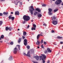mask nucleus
I'll use <instances>...</instances> for the list:
<instances>
[{
    "label": "nucleus",
    "mask_w": 63,
    "mask_h": 63,
    "mask_svg": "<svg viewBox=\"0 0 63 63\" xmlns=\"http://www.w3.org/2000/svg\"><path fill=\"white\" fill-rule=\"evenodd\" d=\"M58 11V9H56L55 10H54V12H57Z\"/></svg>",
    "instance_id": "30"
},
{
    "label": "nucleus",
    "mask_w": 63,
    "mask_h": 63,
    "mask_svg": "<svg viewBox=\"0 0 63 63\" xmlns=\"http://www.w3.org/2000/svg\"><path fill=\"white\" fill-rule=\"evenodd\" d=\"M21 34L20 33L19 34V36H20V35H21Z\"/></svg>",
    "instance_id": "51"
},
{
    "label": "nucleus",
    "mask_w": 63,
    "mask_h": 63,
    "mask_svg": "<svg viewBox=\"0 0 63 63\" xmlns=\"http://www.w3.org/2000/svg\"><path fill=\"white\" fill-rule=\"evenodd\" d=\"M40 35H38L37 36V39H39V37H40Z\"/></svg>",
    "instance_id": "24"
},
{
    "label": "nucleus",
    "mask_w": 63,
    "mask_h": 63,
    "mask_svg": "<svg viewBox=\"0 0 63 63\" xmlns=\"http://www.w3.org/2000/svg\"><path fill=\"white\" fill-rule=\"evenodd\" d=\"M42 48H44V47H43V45H41V47Z\"/></svg>",
    "instance_id": "45"
},
{
    "label": "nucleus",
    "mask_w": 63,
    "mask_h": 63,
    "mask_svg": "<svg viewBox=\"0 0 63 63\" xmlns=\"http://www.w3.org/2000/svg\"><path fill=\"white\" fill-rule=\"evenodd\" d=\"M36 11H38L39 13H40V12H41V9H40L38 8L36 9L35 10Z\"/></svg>",
    "instance_id": "13"
},
{
    "label": "nucleus",
    "mask_w": 63,
    "mask_h": 63,
    "mask_svg": "<svg viewBox=\"0 0 63 63\" xmlns=\"http://www.w3.org/2000/svg\"><path fill=\"white\" fill-rule=\"evenodd\" d=\"M10 44L11 45H13L14 44V42H10Z\"/></svg>",
    "instance_id": "26"
},
{
    "label": "nucleus",
    "mask_w": 63,
    "mask_h": 63,
    "mask_svg": "<svg viewBox=\"0 0 63 63\" xmlns=\"http://www.w3.org/2000/svg\"><path fill=\"white\" fill-rule=\"evenodd\" d=\"M60 43L61 44H63V42H60Z\"/></svg>",
    "instance_id": "55"
},
{
    "label": "nucleus",
    "mask_w": 63,
    "mask_h": 63,
    "mask_svg": "<svg viewBox=\"0 0 63 63\" xmlns=\"http://www.w3.org/2000/svg\"><path fill=\"white\" fill-rule=\"evenodd\" d=\"M41 44H43V39H42L41 41Z\"/></svg>",
    "instance_id": "42"
},
{
    "label": "nucleus",
    "mask_w": 63,
    "mask_h": 63,
    "mask_svg": "<svg viewBox=\"0 0 63 63\" xmlns=\"http://www.w3.org/2000/svg\"><path fill=\"white\" fill-rule=\"evenodd\" d=\"M3 15H8V13L4 12L3 13Z\"/></svg>",
    "instance_id": "21"
},
{
    "label": "nucleus",
    "mask_w": 63,
    "mask_h": 63,
    "mask_svg": "<svg viewBox=\"0 0 63 63\" xmlns=\"http://www.w3.org/2000/svg\"><path fill=\"white\" fill-rule=\"evenodd\" d=\"M12 15H10L8 17V18L9 19H11V18H12Z\"/></svg>",
    "instance_id": "25"
},
{
    "label": "nucleus",
    "mask_w": 63,
    "mask_h": 63,
    "mask_svg": "<svg viewBox=\"0 0 63 63\" xmlns=\"http://www.w3.org/2000/svg\"><path fill=\"white\" fill-rule=\"evenodd\" d=\"M37 42L36 43V44L37 45H40V44L41 43V42H39L38 41H37Z\"/></svg>",
    "instance_id": "16"
},
{
    "label": "nucleus",
    "mask_w": 63,
    "mask_h": 63,
    "mask_svg": "<svg viewBox=\"0 0 63 63\" xmlns=\"http://www.w3.org/2000/svg\"><path fill=\"white\" fill-rule=\"evenodd\" d=\"M2 42H3V41H0V42L1 43H2Z\"/></svg>",
    "instance_id": "57"
},
{
    "label": "nucleus",
    "mask_w": 63,
    "mask_h": 63,
    "mask_svg": "<svg viewBox=\"0 0 63 63\" xmlns=\"http://www.w3.org/2000/svg\"><path fill=\"white\" fill-rule=\"evenodd\" d=\"M29 10L31 12L30 13L32 15L33 14V11L34 10V9L33 8V7L32 6H31L30 7H29Z\"/></svg>",
    "instance_id": "2"
},
{
    "label": "nucleus",
    "mask_w": 63,
    "mask_h": 63,
    "mask_svg": "<svg viewBox=\"0 0 63 63\" xmlns=\"http://www.w3.org/2000/svg\"><path fill=\"white\" fill-rule=\"evenodd\" d=\"M20 2V1H17V0L15 1H14V3H15V4L16 5H17L18 4V3H19Z\"/></svg>",
    "instance_id": "9"
},
{
    "label": "nucleus",
    "mask_w": 63,
    "mask_h": 63,
    "mask_svg": "<svg viewBox=\"0 0 63 63\" xmlns=\"http://www.w3.org/2000/svg\"><path fill=\"white\" fill-rule=\"evenodd\" d=\"M37 16L39 17H42V14L39 13L37 15Z\"/></svg>",
    "instance_id": "17"
},
{
    "label": "nucleus",
    "mask_w": 63,
    "mask_h": 63,
    "mask_svg": "<svg viewBox=\"0 0 63 63\" xmlns=\"http://www.w3.org/2000/svg\"><path fill=\"white\" fill-rule=\"evenodd\" d=\"M12 56H11L8 59L9 60L11 61L12 60Z\"/></svg>",
    "instance_id": "20"
},
{
    "label": "nucleus",
    "mask_w": 63,
    "mask_h": 63,
    "mask_svg": "<svg viewBox=\"0 0 63 63\" xmlns=\"http://www.w3.org/2000/svg\"><path fill=\"white\" fill-rule=\"evenodd\" d=\"M43 25L44 26H47V24H43Z\"/></svg>",
    "instance_id": "44"
},
{
    "label": "nucleus",
    "mask_w": 63,
    "mask_h": 63,
    "mask_svg": "<svg viewBox=\"0 0 63 63\" xmlns=\"http://www.w3.org/2000/svg\"><path fill=\"white\" fill-rule=\"evenodd\" d=\"M44 45H46V44H47V43L45 42H44Z\"/></svg>",
    "instance_id": "46"
},
{
    "label": "nucleus",
    "mask_w": 63,
    "mask_h": 63,
    "mask_svg": "<svg viewBox=\"0 0 63 63\" xmlns=\"http://www.w3.org/2000/svg\"><path fill=\"white\" fill-rule=\"evenodd\" d=\"M17 52V49L16 48V47H15L13 51V53L14 54H16Z\"/></svg>",
    "instance_id": "7"
},
{
    "label": "nucleus",
    "mask_w": 63,
    "mask_h": 63,
    "mask_svg": "<svg viewBox=\"0 0 63 63\" xmlns=\"http://www.w3.org/2000/svg\"><path fill=\"white\" fill-rule=\"evenodd\" d=\"M11 14H13V12H11Z\"/></svg>",
    "instance_id": "56"
},
{
    "label": "nucleus",
    "mask_w": 63,
    "mask_h": 63,
    "mask_svg": "<svg viewBox=\"0 0 63 63\" xmlns=\"http://www.w3.org/2000/svg\"><path fill=\"white\" fill-rule=\"evenodd\" d=\"M34 57L35 58L36 60L38 61L39 59V57L38 56H35Z\"/></svg>",
    "instance_id": "12"
},
{
    "label": "nucleus",
    "mask_w": 63,
    "mask_h": 63,
    "mask_svg": "<svg viewBox=\"0 0 63 63\" xmlns=\"http://www.w3.org/2000/svg\"><path fill=\"white\" fill-rule=\"evenodd\" d=\"M3 16V14L0 13V16Z\"/></svg>",
    "instance_id": "43"
},
{
    "label": "nucleus",
    "mask_w": 63,
    "mask_h": 63,
    "mask_svg": "<svg viewBox=\"0 0 63 63\" xmlns=\"http://www.w3.org/2000/svg\"><path fill=\"white\" fill-rule=\"evenodd\" d=\"M27 47L28 49H29L30 48V46H27Z\"/></svg>",
    "instance_id": "37"
},
{
    "label": "nucleus",
    "mask_w": 63,
    "mask_h": 63,
    "mask_svg": "<svg viewBox=\"0 0 63 63\" xmlns=\"http://www.w3.org/2000/svg\"><path fill=\"white\" fill-rule=\"evenodd\" d=\"M5 0H0V1H1V2H3V1H5Z\"/></svg>",
    "instance_id": "48"
},
{
    "label": "nucleus",
    "mask_w": 63,
    "mask_h": 63,
    "mask_svg": "<svg viewBox=\"0 0 63 63\" xmlns=\"http://www.w3.org/2000/svg\"><path fill=\"white\" fill-rule=\"evenodd\" d=\"M26 56H28L29 57H31V56L30 55V51H29L27 53V54L26 55Z\"/></svg>",
    "instance_id": "11"
},
{
    "label": "nucleus",
    "mask_w": 63,
    "mask_h": 63,
    "mask_svg": "<svg viewBox=\"0 0 63 63\" xmlns=\"http://www.w3.org/2000/svg\"><path fill=\"white\" fill-rule=\"evenodd\" d=\"M25 21H24L23 22V23L24 24V23H25Z\"/></svg>",
    "instance_id": "54"
},
{
    "label": "nucleus",
    "mask_w": 63,
    "mask_h": 63,
    "mask_svg": "<svg viewBox=\"0 0 63 63\" xmlns=\"http://www.w3.org/2000/svg\"><path fill=\"white\" fill-rule=\"evenodd\" d=\"M38 13L37 12V11H35L34 14V16H36V15Z\"/></svg>",
    "instance_id": "22"
},
{
    "label": "nucleus",
    "mask_w": 63,
    "mask_h": 63,
    "mask_svg": "<svg viewBox=\"0 0 63 63\" xmlns=\"http://www.w3.org/2000/svg\"><path fill=\"white\" fill-rule=\"evenodd\" d=\"M42 56H43L44 58H43L42 59V60L43 61V63H45V60L46 58V56L45 54H42Z\"/></svg>",
    "instance_id": "3"
},
{
    "label": "nucleus",
    "mask_w": 63,
    "mask_h": 63,
    "mask_svg": "<svg viewBox=\"0 0 63 63\" xmlns=\"http://www.w3.org/2000/svg\"><path fill=\"white\" fill-rule=\"evenodd\" d=\"M43 33L42 32H41L40 33V34L39 35H40L41 36H43Z\"/></svg>",
    "instance_id": "33"
},
{
    "label": "nucleus",
    "mask_w": 63,
    "mask_h": 63,
    "mask_svg": "<svg viewBox=\"0 0 63 63\" xmlns=\"http://www.w3.org/2000/svg\"><path fill=\"white\" fill-rule=\"evenodd\" d=\"M26 32H23V35L24 36H25L26 35Z\"/></svg>",
    "instance_id": "23"
},
{
    "label": "nucleus",
    "mask_w": 63,
    "mask_h": 63,
    "mask_svg": "<svg viewBox=\"0 0 63 63\" xmlns=\"http://www.w3.org/2000/svg\"><path fill=\"white\" fill-rule=\"evenodd\" d=\"M5 29L6 30H9L10 31H11V29H12V28L10 27H6L5 28Z\"/></svg>",
    "instance_id": "10"
},
{
    "label": "nucleus",
    "mask_w": 63,
    "mask_h": 63,
    "mask_svg": "<svg viewBox=\"0 0 63 63\" xmlns=\"http://www.w3.org/2000/svg\"><path fill=\"white\" fill-rule=\"evenodd\" d=\"M33 27H34V28H36V25L35 24H33Z\"/></svg>",
    "instance_id": "27"
},
{
    "label": "nucleus",
    "mask_w": 63,
    "mask_h": 63,
    "mask_svg": "<svg viewBox=\"0 0 63 63\" xmlns=\"http://www.w3.org/2000/svg\"><path fill=\"white\" fill-rule=\"evenodd\" d=\"M52 23H53V24H54V25H56V24H57V23H58L57 20V19L56 20H54L53 21H52Z\"/></svg>",
    "instance_id": "4"
},
{
    "label": "nucleus",
    "mask_w": 63,
    "mask_h": 63,
    "mask_svg": "<svg viewBox=\"0 0 63 63\" xmlns=\"http://www.w3.org/2000/svg\"><path fill=\"white\" fill-rule=\"evenodd\" d=\"M18 31H19V29H18Z\"/></svg>",
    "instance_id": "59"
},
{
    "label": "nucleus",
    "mask_w": 63,
    "mask_h": 63,
    "mask_svg": "<svg viewBox=\"0 0 63 63\" xmlns=\"http://www.w3.org/2000/svg\"><path fill=\"white\" fill-rule=\"evenodd\" d=\"M31 21H32V22H33V20H32Z\"/></svg>",
    "instance_id": "62"
},
{
    "label": "nucleus",
    "mask_w": 63,
    "mask_h": 63,
    "mask_svg": "<svg viewBox=\"0 0 63 63\" xmlns=\"http://www.w3.org/2000/svg\"><path fill=\"white\" fill-rule=\"evenodd\" d=\"M15 15H17L18 16L19 15V12L18 11L16 12L15 13Z\"/></svg>",
    "instance_id": "14"
},
{
    "label": "nucleus",
    "mask_w": 63,
    "mask_h": 63,
    "mask_svg": "<svg viewBox=\"0 0 63 63\" xmlns=\"http://www.w3.org/2000/svg\"><path fill=\"white\" fill-rule=\"evenodd\" d=\"M4 37V35H1V36H0V40H2L1 39H3Z\"/></svg>",
    "instance_id": "18"
},
{
    "label": "nucleus",
    "mask_w": 63,
    "mask_h": 63,
    "mask_svg": "<svg viewBox=\"0 0 63 63\" xmlns=\"http://www.w3.org/2000/svg\"><path fill=\"white\" fill-rule=\"evenodd\" d=\"M17 46L18 47V48L19 49V50H20V46L18 45Z\"/></svg>",
    "instance_id": "36"
},
{
    "label": "nucleus",
    "mask_w": 63,
    "mask_h": 63,
    "mask_svg": "<svg viewBox=\"0 0 63 63\" xmlns=\"http://www.w3.org/2000/svg\"><path fill=\"white\" fill-rule=\"evenodd\" d=\"M21 42V39L19 38V40L18 41V43H20V42Z\"/></svg>",
    "instance_id": "35"
},
{
    "label": "nucleus",
    "mask_w": 63,
    "mask_h": 63,
    "mask_svg": "<svg viewBox=\"0 0 63 63\" xmlns=\"http://www.w3.org/2000/svg\"><path fill=\"white\" fill-rule=\"evenodd\" d=\"M24 44L25 46H26L27 45V39H25L24 41Z\"/></svg>",
    "instance_id": "8"
},
{
    "label": "nucleus",
    "mask_w": 63,
    "mask_h": 63,
    "mask_svg": "<svg viewBox=\"0 0 63 63\" xmlns=\"http://www.w3.org/2000/svg\"><path fill=\"white\" fill-rule=\"evenodd\" d=\"M37 48H40V47H37Z\"/></svg>",
    "instance_id": "58"
},
{
    "label": "nucleus",
    "mask_w": 63,
    "mask_h": 63,
    "mask_svg": "<svg viewBox=\"0 0 63 63\" xmlns=\"http://www.w3.org/2000/svg\"><path fill=\"white\" fill-rule=\"evenodd\" d=\"M50 62V61H48L47 62V63H49Z\"/></svg>",
    "instance_id": "50"
},
{
    "label": "nucleus",
    "mask_w": 63,
    "mask_h": 63,
    "mask_svg": "<svg viewBox=\"0 0 63 63\" xmlns=\"http://www.w3.org/2000/svg\"><path fill=\"white\" fill-rule=\"evenodd\" d=\"M51 32L52 33H54V31L53 30H52Z\"/></svg>",
    "instance_id": "47"
},
{
    "label": "nucleus",
    "mask_w": 63,
    "mask_h": 63,
    "mask_svg": "<svg viewBox=\"0 0 63 63\" xmlns=\"http://www.w3.org/2000/svg\"><path fill=\"white\" fill-rule=\"evenodd\" d=\"M47 50H48V51L49 53H51V50L49 48H47Z\"/></svg>",
    "instance_id": "15"
},
{
    "label": "nucleus",
    "mask_w": 63,
    "mask_h": 63,
    "mask_svg": "<svg viewBox=\"0 0 63 63\" xmlns=\"http://www.w3.org/2000/svg\"><path fill=\"white\" fill-rule=\"evenodd\" d=\"M33 62V63H38V62H36L35 61H32Z\"/></svg>",
    "instance_id": "41"
},
{
    "label": "nucleus",
    "mask_w": 63,
    "mask_h": 63,
    "mask_svg": "<svg viewBox=\"0 0 63 63\" xmlns=\"http://www.w3.org/2000/svg\"><path fill=\"white\" fill-rule=\"evenodd\" d=\"M22 2H20V4L19 5V6H20V5H22Z\"/></svg>",
    "instance_id": "39"
},
{
    "label": "nucleus",
    "mask_w": 63,
    "mask_h": 63,
    "mask_svg": "<svg viewBox=\"0 0 63 63\" xmlns=\"http://www.w3.org/2000/svg\"><path fill=\"white\" fill-rule=\"evenodd\" d=\"M55 45H57L56 44H55Z\"/></svg>",
    "instance_id": "63"
},
{
    "label": "nucleus",
    "mask_w": 63,
    "mask_h": 63,
    "mask_svg": "<svg viewBox=\"0 0 63 63\" xmlns=\"http://www.w3.org/2000/svg\"><path fill=\"white\" fill-rule=\"evenodd\" d=\"M3 23V22L2 21H0V26H1Z\"/></svg>",
    "instance_id": "32"
},
{
    "label": "nucleus",
    "mask_w": 63,
    "mask_h": 63,
    "mask_svg": "<svg viewBox=\"0 0 63 63\" xmlns=\"http://www.w3.org/2000/svg\"><path fill=\"white\" fill-rule=\"evenodd\" d=\"M52 20H53V19L54 20L56 19V17L54 16L53 17H52Z\"/></svg>",
    "instance_id": "19"
},
{
    "label": "nucleus",
    "mask_w": 63,
    "mask_h": 63,
    "mask_svg": "<svg viewBox=\"0 0 63 63\" xmlns=\"http://www.w3.org/2000/svg\"><path fill=\"white\" fill-rule=\"evenodd\" d=\"M57 38L58 39H62V37L60 36H58L57 37Z\"/></svg>",
    "instance_id": "31"
},
{
    "label": "nucleus",
    "mask_w": 63,
    "mask_h": 63,
    "mask_svg": "<svg viewBox=\"0 0 63 63\" xmlns=\"http://www.w3.org/2000/svg\"><path fill=\"white\" fill-rule=\"evenodd\" d=\"M24 55H26V53H24L23 54Z\"/></svg>",
    "instance_id": "49"
},
{
    "label": "nucleus",
    "mask_w": 63,
    "mask_h": 63,
    "mask_svg": "<svg viewBox=\"0 0 63 63\" xmlns=\"http://www.w3.org/2000/svg\"><path fill=\"white\" fill-rule=\"evenodd\" d=\"M23 18L24 20L28 21L30 19V17L24 15L23 16Z\"/></svg>",
    "instance_id": "1"
},
{
    "label": "nucleus",
    "mask_w": 63,
    "mask_h": 63,
    "mask_svg": "<svg viewBox=\"0 0 63 63\" xmlns=\"http://www.w3.org/2000/svg\"><path fill=\"white\" fill-rule=\"evenodd\" d=\"M29 27H30V26H29V25H28L27 26V28H29Z\"/></svg>",
    "instance_id": "52"
},
{
    "label": "nucleus",
    "mask_w": 63,
    "mask_h": 63,
    "mask_svg": "<svg viewBox=\"0 0 63 63\" xmlns=\"http://www.w3.org/2000/svg\"><path fill=\"white\" fill-rule=\"evenodd\" d=\"M11 19L12 20H14V19H15V17H11Z\"/></svg>",
    "instance_id": "29"
},
{
    "label": "nucleus",
    "mask_w": 63,
    "mask_h": 63,
    "mask_svg": "<svg viewBox=\"0 0 63 63\" xmlns=\"http://www.w3.org/2000/svg\"><path fill=\"white\" fill-rule=\"evenodd\" d=\"M32 30H36V29L35 28L33 27L32 28Z\"/></svg>",
    "instance_id": "28"
},
{
    "label": "nucleus",
    "mask_w": 63,
    "mask_h": 63,
    "mask_svg": "<svg viewBox=\"0 0 63 63\" xmlns=\"http://www.w3.org/2000/svg\"><path fill=\"white\" fill-rule=\"evenodd\" d=\"M39 57L40 58V60H42V58L43 57L42 56Z\"/></svg>",
    "instance_id": "34"
},
{
    "label": "nucleus",
    "mask_w": 63,
    "mask_h": 63,
    "mask_svg": "<svg viewBox=\"0 0 63 63\" xmlns=\"http://www.w3.org/2000/svg\"><path fill=\"white\" fill-rule=\"evenodd\" d=\"M23 39H25V37L23 36Z\"/></svg>",
    "instance_id": "53"
},
{
    "label": "nucleus",
    "mask_w": 63,
    "mask_h": 63,
    "mask_svg": "<svg viewBox=\"0 0 63 63\" xmlns=\"http://www.w3.org/2000/svg\"><path fill=\"white\" fill-rule=\"evenodd\" d=\"M47 50H45L44 51V53L45 54L47 53Z\"/></svg>",
    "instance_id": "40"
},
{
    "label": "nucleus",
    "mask_w": 63,
    "mask_h": 63,
    "mask_svg": "<svg viewBox=\"0 0 63 63\" xmlns=\"http://www.w3.org/2000/svg\"><path fill=\"white\" fill-rule=\"evenodd\" d=\"M62 2V1L61 0H58L55 2V3L56 5H58L60 4Z\"/></svg>",
    "instance_id": "6"
},
{
    "label": "nucleus",
    "mask_w": 63,
    "mask_h": 63,
    "mask_svg": "<svg viewBox=\"0 0 63 63\" xmlns=\"http://www.w3.org/2000/svg\"><path fill=\"white\" fill-rule=\"evenodd\" d=\"M48 13L49 14V15H52V13H51V11H52V9L51 8H49L48 9Z\"/></svg>",
    "instance_id": "5"
},
{
    "label": "nucleus",
    "mask_w": 63,
    "mask_h": 63,
    "mask_svg": "<svg viewBox=\"0 0 63 63\" xmlns=\"http://www.w3.org/2000/svg\"><path fill=\"white\" fill-rule=\"evenodd\" d=\"M28 1L29 2V0H28Z\"/></svg>",
    "instance_id": "61"
},
{
    "label": "nucleus",
    "mask_w": 63,
    "mask_h": 63,
    "mask_svg": "<svg viewBox=\"0 0 63 63\" xmlns=\"http://www.w3.org/2000/svg\"><path fill=\"white\" fill-rule=\"evenodd\" d=\"M52 1H55V0H52Z\"/></svg>",
    "instance_id": "60"
},
{
    "label": "nucleus",
    "mask_w": 63,
    "mask_h": 63,
    "mask_svg": "<svg viewBox=\"0 0 63 63\" xmlns=\"http://www.w3.org/2000/svg\"><path fill=\"white\" fill-rule=\"evenodd\" d=\"M42 7H45V6H46V5L45 4H43L42 5Z\"/></svg>",
    "instance_id": "38"
},
{
    "label": "nucleus",
    "mask_w": 63,
    "mask_h": 63,
    "mask_svg": "<svg viewBox=\"0 0 63 63\" xmlns=\"http://www.w3.org/2000/svg\"><path fill=\"white\" fill-rule=\"evenodd\" d=\"M62 47H63V46H62Z\"/></svg>",
    "instance_id": "64"
}]
</instances>
